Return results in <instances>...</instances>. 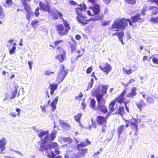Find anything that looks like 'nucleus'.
Wrapping results in <instances>:
<instances>
[{"label":"nucleus","instance_id":"obj_1","mask_svg":"<svg viewBox=\"0 0 158 158\" xmlns=\"http://www.w3.org/2000/svg\"><path fill=\"white\" fill-rule=\"evenodd\" d=\"M48 130H43L40 131V133L38 134V135L40 138H42L44 135H45L44 139H42L41 140L39 151L43 152L45 150L46 151V154L49 158H54L55 155L60 153V152L58 150L59 146L56 143H48L50 141H53L55 138L57 131L53 130L50 135L48 134Z\"/></svg>","mask_w":158,"mask_h":158},{"label":"nucleus","instance_id":"obj_55","mask_svg":"<svg viewBox=\"0 0 158 158\" xmlns=\"http://www.w3.org/2000/svg\"><path fill=\"white\" fill-rule=\"evenodd\" d=\"M39 7L37 8L35 10V15L37 16H38L39 15L40 13L39 12Z\"/></svg>","mask_w":158,"mask_h":158},{"label":"nucleus","instance_id":"obj_10","mask_svg":"<svg viewBox=\"0 0 158 158\" xmlns=\"http://www.w3.org/2000/svg\"><path fill=\"white\" fill-rule=\"evenodd\" d=\"M40 9L44 11H48L49 14H51V10L50 9L49 5L48 4L47 5L40 2L39 4Z\"/></svg>","mask_w":158,"mask_h":158},{"label":"nucleus","instance_id":"obj_42","mask_svg":"<svg viewBox=\"0 0 158 158\" xmlns=\"http://www.w3.org/2000/svg\"><path fill=\"white\" fill-rule=\"evenodd\" d=\"M111 22V20H109L106 21H104L101 23V25L102 26H106L109 25Z\"/></svg>","mask_w":158,"mask_h":158},{"label":"nucleus","instance_id":"obj_56","mask_svg":"<svg viewBox=\"0 0 158 158\" xmlns=\"http://www.w3.org/2000/svg\"><path fill=\"white\" fill-rule=\"evenodd\" d=\"M28 64L29 65V66L30 69L31 70L32 69V65L33 64V62L32 61L28 62Z\"/></svg>","mask_w":158,"mask_h":158},{"label":"nucleus","instance_id":"obj_38","mask_svg":"<svg viewBox=\"0 0 158 158\" xmlns=\"http://www.w3.org/2000/svg\"><path fill=\"white\" fill-rule=\"evenodd\" d=\"M125 1L128 4H134L136 3L135 0H125Z\"/></svg>","mask_w":158,"mask_h":158},{"label":"nucleus","instance_id":"obj_23","mask_svg":"<svg viewBox=\"0 0 158 158\" xmlns=\"http://www.w3.org/2000/svg\"><path fill=\"white\" fill-rule=\"evenodd\" d=\"M124 108L123 106H121L119 107V109L115 112L116 114H120L122 115L124 114Z\"/></svg>","mask_w":158,"mask_h":158},{"label":"nucleus","instance_id":"obj_58","mask_svg":"<svg viewBox=\"0 0 158 158\" xmlns=\"http://www.w3.org/2000/svg\"><path fill=\"white\" fill-rule=\"evenodd\" d=\"M69 3L70 4L72 5L75 6L77 5V3L73 0L70 1Z\"/></svg>","mask_w":158,"mask_h":158},{"label":"nucleus","instance_id":"obj_26","mask_svg":"<svg viewBox=\"0 0 158 158\" xmlns=\"http://www.w3.org/2000/svg\"><path fill=\"white\" fill-rule=\"evenodd\" d=\"M82 116V114L81 113H78L77 115L74 116L75 120L78 122H79Z\"/></svg>","mask_w":158,"mask_h":158},{"label":"nucleus","instance_id":"obj_57","mask_svg":"<svg viewBox=\"0 0 158 158\" xmlns=\"http://www.w3.org/2000/svg\"><path fill=\"white\" fill-rule=\"evenodd\" d=\"M46 97L45 98H49L50 97V95L49 93V91L47 90L45 92Z\"/></svg>","mask_w":158,"mask_h":158},{"label":"nucleus","instance_id":"obj_2","mask_svg":"<svg viewBox=\"0 0 158 158\" xmlns=\"http://www.w3.org/2000/svg\"><path fill=\"white\" fill-rule=\"evenodd\" d=\"M140 14H137L131 17L132 21L130 19H127V20L123 19L119 21L118 20H115L112 25V28L110 29L115 28L118 29L119 28L123 29L125 28L127 26L128 22L129 23L130 25L132 26L133 24L132 22L135 23L136 22H142L143 21L142 18L140 17Z\"/></svg>","mask_w":158,"mask_h":158},{"label":"nucleus","instance_id":"obj_47","mask_svg":"<svg viewBox=\"0 0 158 158\" xmlns=\"http://www.w3.org/2000/svg\"><path fill=\"white\" fill-rule=\"evenodd\" d=\"M63 42V41L62 40H60L56 41L54 42V44L55 45V46L58 45L61 43Z\"/></svg>","mask_w":158,"mask_h":158},{"label":"nucleus","instance_id":"obj_35","mask_svg":"<svg viewBox=\"0 0 158 158\" xmlns=\"http://www.w3.org/2000/svg\"><path fill=\"white\" fill-rule=\"evenodd\" d=\"M152 60L154 64H158V56H152Z\"/></svg>","mask_w":158,"mask_h":158},{"label":"nucleus","instance_id":"obj_25","mask_svg":"<svg viewBox=\"0 0 158 158\" xmlns=\"http://www.w3.org/2000/svg\"><path fill=\"white\" fill-rule=\"evenodd\" d=\"M33 12L31 11L27 12L26 16V19L29 20L33 16Z\"/></svg>","mask_w":158,"mask_h":158},{"label":"nucleus","instance_id":"obj_21","mask_svg":"<svg viewBox=\"0 0 158 158\" xmlns=\"http://www.w3.org/2000/svg\"><path fill=\"white\" fill-rule=\"evenodd\" d=\"M26 1H27L24 0V1H23L22 2V4L24 6L25 10L26 11V12L31 11L29 5L27 3Z\"/></svg>","mask_w":158,"mask_h":158},{"label":"nucleus","instance_id":"obj_61","mask_svg":"<svg viewBox=\"0 0 158 158\" xmlns=\"http://www.w3.org/2000/svg\"><path fill=\"white\" fill-rule=\"evenodd\" d=\"M106 125L103 126L102 128V132L104 133L106 131Z\"/></svg>","mask_w":158,"mask_h":158},{"label":"nucleus","instance_id":"obj_22","mask_svg":"<svg viewBox=\"0 0 158 158\" xmlns=\"http://www.w3.org/2000/svg\"><path fill=\"white\" fill-rule=\"evenodd\" d=\"M85 18H80L78 17H77L76 19L77 21L81 24L85 25L86 24V20L84 19Z\"/></svg>","mask_w":158,"mask_h":158},{"label":"nucleus","instance_id":"obj_9","mask_svg":"<svg viewBox=\"0 0 158 158\" xmlns=\"http://www.w3.org/2000/svg\"><path fill=\"white\" fill-rule=\"evenodd\" d=\"M95 95L96 97L97 102V106L105 104L106 100L103 98L102 95H101L99 94Z\"/></svg>","mask_w":158,"mask_h":158},{"label":"nucleus","instance_id":"obj_16","mask_svg":"<svg viewBox=\"0 0 158 158\" xmlns=\"http://www.w3.org/2000/svg\"><path fill=\"white\" fill-rule=\"evenodd\" d=\"M136 105L138 108L140 110V111H141L142 110V108L146 106V104L144 102L143 100L141 99L140 100L139 102L136 103Z\"/></svg>","mask_w":158,"mask_h":158},{"label":"nucleus","instance_id":"obj_39","mask_svg":"<svg viewBox=\"0 0 158 158\" xmlns=\"http://www.w3.org/2000/svg\"><path fill=\"white\" fill-rule=\"evenodd\" d=\"M56 104L54 103V102H52L50 104L52 107V111H54L56 109Z\"/></svg>","mask_w":158,"mask_h":158},{"label":"nucleus","instance_id":"obj_45","mask_svg":"<svg viewBox=\"0 0 158 158\" xmlns=\"http://www.w3.org/2000/svg\"><path fill=\"white\" fill-rule=\"evenodd\" d=\"M150 20L152 22L156 23L158 22V17L152 18L150 19Z\"/></svg>","mask_w":158,"mask_h":158},{"label":"nucleus","instance_id":"obj_37","mask_svg":"<svg viewBox=\"0 0 158 158\" xmlns=\"http://www.w3.org/2000/svg\"><path fill=\"white\" fill-rule=\"evenodd\" d=\"M150 9H153V10L152 12V13L156 15L158 12V9L155 7L152 6L150 7Z\"/></svg>","mask_w":158,"mask_h":158},{"label":"nucleus","instance_id":"obj_6","mask_svg":"<svg viewBox=\"0 0 158 158\" xmlns=\"http://www.w3.org/2000/svg\"><path fill=\"white\" fill-rule=\"evenodd\" d=\"M56 28L58 33L60 35H66L68 33L67 30L65 29L64 27L62 24L57 25Z\"/></svg>","mask_w":158,"mask_h":158},{"label":"nucleus","instance_id":"obj_32","mask_svg":"<svg viewBox=\"0 0 158 158\" xmlns=\"http://www.w3.org/2000/svg\"><path fill=\"white\" fill-rule=\"evenodd\" d=\"M62 124L64 129L65 130H68L70 129V126L67 123L63 122V123Z\"/></svg>","mask_w":158,"mask_h":158},{"label":"nucleus","instance_id":"obj_17","mask_svg":"<svg viewBox=\"0 0 158 158\" xmlns=\"http://www.w3.org/2000/svg\"><path fill=\"white\" fill-rule=\"evenodd\" d=\"M97 121L98 123L100 125H102L106 122V117L102 116H98Z\"/></svg>","mask_w":158,"mask_h":158},{"label":"nucleus","instance_id":"obj_53","mask_svg":"<svg viewBox=\"0 0 158 158\" xmlns=\"http://www.w3.org/2000/svg\"><path fill=\"white\" fill-rule=\"evenodd\" d=\"M4 14L3 12V9L2 7L0 5V15L4 16Z\"/></svg>","mask_w":158,"mask_h":158},{"label":"nucleus","instance_id":"obj_48","mask_svg":"<svg viewBox=\"0 0 158 158\" xmlns=\"http://www.w3.org/2000/svg\"><path fill=\"white\" fill-rule=\"evenodd\" d=\"M92 70L93 69L92 68V67L91 66L90 67H89L86 70V73L87 74H89L92 71Z\"/></svg>","mask_w":158,"mask_h":158},{"label":"nucleus","instance_id":"obj_13","mask_svg":"<svg viewBox=\"0 0 158 158\" xmlns=\"http://www.w3.org/2000/svg\"><path fill=\"white\" fill-rule=\"evenodd\" d=\"M126 92V90H124L121 94L116 99V100L119 103L123 102L125 99L124 96Z\"/></svg>","mask_w":158,"mask_h":158},{"label":"nucleus","instance_id":"obj_59","mask_svg":"<svg viewBox=\"0 0 158 158\" xmlns=\"http://www.w3.org/2000/svg\"><path fill=\"white\" fill-rule=\"evenodd\" d=\"M59 98V97L58 96H57L54 99V100L53 101H52V102H54V103H56L57 104V103L58 102V100Z\"/></svg>","mask_w":158,"mask_h":158},{"label":"nucleus","instance_id":"obj_34","mask_svg":"<svg viewBox=\"0 0 158 158\" xmlns=\"http://www.w3.org/2000/svg\"><path fill=\"white\" fill-rule=\"evenodd\" d=\"M65 27V29L67 30V31L68 32L69 30L70 29V27L68 23V22L66 21H63Z\"/></svg>","mask_w":158,"mask_h":158},{"label":"nucleus","instance_id":"obj_60","mask_svg":"<svg viewBox=\"0 0 158 158\" xmlns=\"http://www.w3.org/2000/svg\"><path fill=\"white\" fill-rule=\"evenodd\" d=\"M88 1L91 2L92 5L96 3L97 0H88Z\"/></svg>","mask_w":158,"mask_h":158},{"label":"nucleus","instance_id":"obj_12","mask_svg":"<svg viewBox=\"0 0 158 158\" xmlns=\"http://www.w3.org/2000/svg\"><path fill=\"white\" fill-rule=\"evenodd\" d=\"M6 144V139L5 138H2L0 140V149L1 150L0 154H2V152L5 149V145Z\"/></svg>","mask_w":158,"mask_h":158},{"label":"nucleus","instance_id":"obj_33","mask_svg":"<svg viewBox=\"0 0 158 158\" xmlns=\"http://www.w3.org/2000/svg\"><path fill=\"white\" fill-rule=\"evenodd\" d=\"M31 24L32 26L34 27L35 26H38L40 25V23L39 22L36 20H33L31 23Z\"/></svg>","mask_w":158,"mask_h":158},{"label":"nucleus","instance_id":"obj_4","mask_svg":"<svg viewBox=\"0 0 158 158\" xmlns=\"http://www.w3.org/2000/svg\"><path fill=\"white\" fill-rule=\"evenodd\" d=\"M108 85H102V90L101 92V90L99 88H97L95 91L94 89L93 90V91L94 92V94H99L101 95H102L103 96L105 94L107 93V90L108 89Z\"/></svg>","mask_w":158,"mask_h":158},{"label":"nucleus","instance_id":"obj_41","mask_svg":"<svg viewBox=\"0 0 158 158\" xmlns=\"http://www.w3.org/2000/svg\"><path fill=\"white\" fill-rule=\"evenodd\" d=\"M17 91L16 90H15L12 93V96L10 98V99L14 98L16 96Z\"/></svg>","mask_w":158,"mask_h":158},{"label":"nucleus","instance_id":"obj_40","mask_svg":"<svg viewBox=\"0 0 158 158\" xmlns=\"http://www.w3.org/2000/svg\"><path fill=\"white\" fill-rule=\"evenodd\" d=\"M81 150V155L82 157L84 156L85 154L87 152L88 149L86 148H84Z\"/></svg>","mask_w":158,"mask_h":158},{"label":"nucleus","instance_id":"obj_19","mask_svg":"<svg viewBox=\"0 0 158 158\" xmlns=\"http://www.w3.org/2000/svg\"><path fill=\"white\" fill-rule=\"evenodd\" d=\"M124 130L125 126L123 125H121L118 127L117 130V134L119 137H120L121 134L124 131Z\"/></svg>","mask_w":158,"mask_h":158},{"label":"nucleus","instance_id":"obj_46","mask_svg":"<svg viewBox=\"0 0 158 158\" xmlns=\"http://www.w3.org/2000/svg\"><path fill=\"white\" fill-rule=\"evenodd\" d=\"M16 49L15 47H12L11 49L9 51V53L10 54H12L14 53L15 50Z\"/></svg>","mask_w":158,"mask_h":158},{"label":"nucleus","instance_id":"obj_36","mask_svg":"<svg viewBox=\"0 0 158 158\" xmlns=\"http://www.w3.org/2000/svg\"><path fill=\"white\" fill-rule=\"evenodd\" d=\"M147 119L146 116L145 115H141L140 116L139 118V122L142 121L143 123L145 122V120Z\"/></svg>","mask_w":158,"mask_h":158},{"label":"nucleus","instance_id":"obj_43","mask_svg":"<svg viewBox=\"0 0 158 158\" xmlns=\"http://www.w3.org/2000/svg\"><path fill=\"white\" fill-rule=\"evenodd\" d=\"M146 101L148 103H153L154 102V99L152 98H146Z\"/></svg>","mask_w":158,"mask_h":158},{"label":"nucleus","instance_id":"obj_7","mask_svg":"<svg viewBox=\"0 0 158 158\" xmlns=\"http://www.w3.org/2000/svg\"><path fill=\"white\" fill-rule=\"evenodd\" d=\"M126 123H129L130 125L131 126V129L137 132L138 131V127L136 123L137 122V120L136 119L133 118L131 119L130 121H128L125 120Z\"/></svg>","mask_w":158,"mask_h":158},{"label":"nucleus","instance_id":"obj_30","mask_svg":"<svg viewBox=\"0 0 158 158\" xmlns=\"http://www.w3.org/2000/svg\"><path fill=\"white\" fill-rule=\"evenodd\" d=\"M96 101L94 99H92L91 100L90 106L93 109H95V107L96 105Z\"/></svg>","mask_w":158,"mask_h":158},{"label":"nucleus","instance_id":"obj_50","mask_svg":"<svg viewBox=\"0 0 158 158\" xmlns=\"http://www.w3.org/2000/svg\"><path fill=\"white\" fill-rule=\"evenodd\" d=\"M40 107L41 109L42 110V112L43 113H45L46 112V110L45 109V106L42 105V106H41Z\"/></svg>","mask_w":158,"mask_h":158},{"label":"nucleus","instance_id":"obj_11","mask_svg":"<svg viewBox=\"0 0 158 158\" xmlns=\"http://www.w3.org/2000/svg\"><path fill=\"white\" fill-rule=\"evenodd\" d=\"M95 110L98 112H102L104 113H106L108 112V110L105 105L97 106Z\"/></svg>","mask_w":158,"mask_h":158},{"label":"nucleus","instance_id":"obj_29","mask_svg":"<svg viewBox=\"0 0 158 158\" xmlns=\"http://www.w3.org/2000/svg\"><path fill=\"white\" fill-rule=\"evenodd\" d=\"M12 4V0H6V3H4L3 6H4L7 7L9 6Z\"/></svg>","mask_w":158,"mask_h":158},{"label":"nucleus","instance_id":"obj_31","mask_svg":"<svg viewBox=\"0 0 158 158\" xmlns=\"http://www.w3.org/2000/svg\"><path fill=\"white\" fill-rule=\"evenodd\" d=\"M113 35H117L118 37V38H123V37L124 35L123 32L122 31L118 32H116L114 33Z\"/></svg>","mask_w":158,"mask_h":158},{"label":"nucleus","instance_id":"obj_20","mask_svg":"<svg viewBox=\"0 0 158 158\" xmlns=\"http://www.w3.org/2000/svg\"><path fill=\"white\" fill-rule=\"evenodd\" d=\"M87 146L86 143L84 142H81L79 144H78L77 146V150L81 151L82 148Z\"/></svg>","mask_w":158,"mask_h":158},{"label":"nucleus","instance_id":"obj_18","mask_svg":"<svg viewBox=\"0 0 158 158\" xmlns=\"http://www.w3.org/2000/svg\"><path fill=\"white\" fill-rule=\"evenodd\" d=\"M58 85L57 84L54 85L52 84H50L49 88H50V93L51 95H52L53 94L54 91L57 89Z\"/></svg>","mask_w":158,"mask_h":158},{"label":"nucleus","instance_id":"obj_28","mask_svg":"<svg viewBox=\"0 0 158 158\" xmlns=\"http://www.w3.org/2000/svg\"><path fill=\"white\" fill-rule=\"evenodd\" d=\"M62 140L63 141L66 142L69 144L73 142V140L70 137L63 138Z\"/></svg>","mask_w":158,"mask_h":158},{"label":"nucleus","instance_id":"obj_5","mask_svg":"<svg viewBox=\"0 0 158 158\" xmlns=\"http://www.w3.org/2000/svg\"><path fill=\"white\" fill-rule=\"evenodd\" d=\"M100 69L102 71L108 73L111 70L112 68L110 64L108 63H102L99 66Z\"/></svg>","mask_w":158,"mask_h":158},{"label":"nucleus","instance_id":"obj_64","mask_svg":"<svg viewBox=\"0 0 158 158\" xmlns=\"http://www.w3.org/2000/svg\"><path fill=\"white\" fill-rule=\"evenodd\" d=\"M71 158H79V156L77 155H73Z\"/></svg>","mask_w":158,"mask_h":158},{"label":"nucleus","instance_id":"obj_54","mask_svg":"<svg viewBox=\"0 0 158 158\" xmlns=\"http://www.w3.org/2000/svg\"><path fill=\"white\" fill-rule=\"evenodd\" d=\"M124 72L127 74H130L132 73V70L131 69L126 70L124 69Z\"/></svg>","mask_w":158,"mask_h":158},{"label":"nucleus","instance_id":"obj_63","mask_svg":"<svg viewBox=\"0 0 158 158\" xmlns=\"http://www.w3.org/2000/svg\"><path fill=\"white\" fill-rule=\"evenodd\" d=\"M103 18V16L102 15H100L98 16L96 18V20H98L102 19Z\"/></svg>","mask_w":158,"mask_h":158},{"label":"nucleus","instance_id":"obj_49","mask_svg":"<svg viewBox=\"0 0 158 158\" xmlns=\"http://www.w3.org/2000/svg\"><path fill=\"white\" fill-rule=\"evenodd\" d=\"M54 73V72H50L49 70H47L45 71V75H49L51 74H53Z\"/></svg>","mask_w":158,"mask_h":158},{"label":"nucleus","instance_id":"obj_14","mask_svg":"<svg viewBox=\"0 0 158 158\" xmlns=\"http://www.w3.org/2000/svg\"><path fill=\"white\" fill-rule=\"evenodd\" d=\"M137 88L136 87H133L131 90V92L128 94L127 96V97H129L131 98H133L136 95L137 93L136 91H137Z\"/></svg>","mask_w":158,"mask_h":158},{"label":"nucleus","instance_id":"obj_3","mask_svg":"<svg viewBox=\"0 0 158 158\" xmlns=\"http://www.w3.org/2000/svg\"><path fill=\"white\" fill-rule=\"evenodd\" d=\"M68 73V69L65 68L64 65H62L59 71L57 78L59 84L63 81Z\"/></svg>","mask_w":158,"mask_h":158},{"label":"nucleus","instance_id":"obj_15","mask_svg":"<svg viewBox=\"0 0 158 158\" xmlns=\"http://www.w3.org/2000/svg\"><path fill=\"white\" fill-rule=\"evenodd\" d=\"M63 54L58 55L55 57V58L58 60L60 63H62L64 61L66 53L65 51L64 50L63 51Z\"/></svg>","mask_w":158,"mask_h":158},{"label":"nucleus","instance_id":"obj_52","mask_svg":"<svg viewBox=\"0 0 158 158\" xmlns=\"http://www.w3.org/2000/svg\"><path fill=\"white\" fill-rule=\"evenodd\" d=\"M50 15H52L54 19H58V16H57L56 14L55 13H51V14Z\"/></svg>","mask_w":158,"mask_h":158},{"label":"nucleus","instance_id":"obj_44","mask_svg":"<svg viewBox=\"0 0 158 158\" xmlns=\"http://www.w3.org/2000/svg\"><path fill=\"white\" fill-rule=\"evenodd\" d=\"M70 46L71 49V51L72 52H73L75 50L76 48V45L75 44H71L70 45Z\"/></svg>","mask_w":158,"mask_h":158},{"label":"nucleus","instance_id":"obj_51","mask_svg":"<svg viewBox=\"0 0 158 158\" xmlns=\"http://www.w3.org/2000/svg\"><path fill=\"white\" fill-rule=\"evenodd\" d=\"M76 11V13L78 15L77 17H78L80 18H85V17L81 13L79 12L78 10H77Z\"/></svg>","mask_w":158,"mask_h":158},{"label":"nucleus","instance_id":"obj_8","mask_svg":"<svg viewBox=\"0 0 158 158\" xmlns=\"http://www.w3.org/2000/svg\"><path fill=\"white\" fill-rule=\"evenodd\" d=\"M93 13V15H95L98 14L100 12V6L98 3H96L93 5L92 6L89 7Z\"/></svg>","mask_w":158,"mask_h":158},{"label":"nucleus","instance_id":"obj_62","mask_svg":"<svg viewBox=\"0 0 158 158\" xmlns=\"http://www.w3.org/2000/svg\"><path fill=\"white\" fill-rule=\"evenodd\" d=\"M9 114L14 118L16 116V114L14 112H11Z\"/></svg>","mask_w":158,"mask_h":158},{"label":"nucleus","instance_id":"obj_24","mask_svg":"<svg viewBox=\"0 0 158 158\" xmlns=\"http://www.w3.org/2000/svg\"><path fill=\"white\" fill-rule=\"evenodd\" d=\"M115 101H112L110 104L109 106V108L110 111L111 112L114 111V106L115 104Z\"/></svg>","mask_w":158,"mask_h":158},{"label":"nucleus","instance_id":"obj_27","mask_svg":"<svg viewBox=\"0 0 158 158\" xmlns=\"http://www.w3.org/2000/svg\"><path fill=\"white\" fill-rule=\"evenodd\" d=\"M94 83V79L93 78L91 79L90 81L88 83V85L87 87V90L90 89L92 87Z\"/></svg>","mask_w":158,"mask_h":158}]
</instances>
